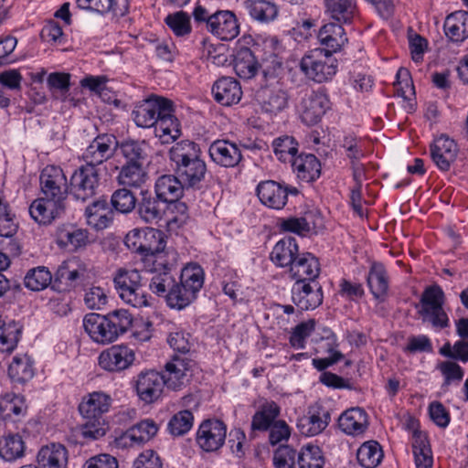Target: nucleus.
Here are the masks:
<instances>
[{
	"mask_svg": "<svg viewBox=\"0 0 468 468\" xmlns=\"http://www.w3.org/2000/svg\"><path fill=\"white\" fill-rule=\"evenodd\" d=\"M39 180L42 197L32 202L29 214L39 225H49L65 214L69 185L63 170L56 165L46 166Z\"/></svg>",
	"mask_w": 468,
	"mask_h": 468,
	"instance_id": "nucleus-1",
	"label": "nucleus"
},
{
	"mask_svg": "<svg viewBox=\"0 0 468 468\" xmlns=\"http://www.w3.org/2000/svg\"><path fill=\"white\" fill-rule=\"evenodd\" d=\"M168 154L175 173L185 186L199 187L207 174V165L200 158L199 145L192 141L183 140L173 145Z\"/></svg>",
	"mask_w": 468,
	"mask_h": 468,
	"instance_id": "nucleus-2",
	"label": "nucleus"
},
{
	"mask_svg": "<svg viewBox=\"0 0 468 468\" xmlns=\"http://www.w3.org/2000/svg\"><path fill=\"white\" fill-rule=\"evenodd\" d=\"M133 317L127 310L119 309L106 315L91 313L83 318V327L90 339L101 345H108L128 331Z\"/></svg>",
	"mask_w": 468,
	"mask_h": 468,
	"instance_id": "nucleus-3",
	"label": "nucleus"
},
{
	"mask_svg": "<svg viewBox=\"0 0 468 468\" xmlns=\"http://www.w3.org/2000/svg\"><path fill=\"white\" fill-rule=\"evenodd\" d=\"M112 397L102 391H94L84 396L79 405L80 415L86 420L81 427L84 438L97 440L106 433L103 415L112 406Z\"/></svg>",
	"mask_w": 468,
	"mask_h": 468,
	"instance_id": "nucleus-4",
	"label": "nucleus"
},
{
	"mask_svg": "<svg viewBox=\"0 0 468 468\" xmlns=\"http://www.w3.org/2000/svg\"><path fill=\"white\" fill-rule=\"evenodd\" d=\"M272 63L271 68L263 69L266 83L256 91L255 98L262 112L276 115L289 107L290 96L288 90L278 80L282 71V64L276 60Z\"/></svg>",
	"mask_w": 468,
	"mask_h": 468,
	"instance_id": "nucleus-5",
	"label": "nucleus"
},
{
	"mask_svg": "<svg viewBox=\"0 0 468 468\" xmlns=\"http://www.w3.org/2000/svg\"><path fill=\"white\" fill-rule=\"evenodd\" d=\"M124 243L129 250L144 256L154 255L155 262L166 257L163 231L154 229H134L127 233Z\"/></svg>",
	"mask_w": 468,
	"mask_h": 468,
	"instance_id": "nucleus-6",
	"label": "nucleus"
},
{
	"mask_svg": "<svg viewBox=\"0 0 468 468\" xmlns=\"http://www.w3.org/2000/svg\"><path fill=\"white\" fill-rule=\"evenodd\" d=\"M113 283L117 294L125 303L133 307L148 305L142 275L138 270L118 269L113 274Z\"/></svg>",
	"mask_w": 468,
	"mask_h": 468,
	"instance_id": "nucleus-7",
	"label": "nucleus"
},
{
	"mask_svg": "<svg viewBox=\"0 0 468 468\" xmlns=\"http://www.w3.org/2000/svg\"><path fill=\"white\" fill-rule=\"evenodd\" d=\"M300 69L308 79L322 83L331 80L335 75L337 60L329 50L317 48L302 58Z\"/></svg>",
	"mask_w": 468,
	"mask_h": 468,
	"instance_id": "nucleus-8",
	"label": "nucleus"
},
{
	"mask_svg": "<svg viewBox=\"0 0 468 468\" xmlns=\"http://www.w3.org/2000/svg\"><path fill=\"white\" fill-rule=\"evenodd\" d=\"M420 315L424 322H431L434 327L444 328L449 325V319L443 310L444 292L439 285L427 287L420 297Z\"/></svg>",
	"mask_w": 468,
	"mask_h": 468,
	"instance_id": "nucleus-9",
	"label": "nucleus"
},
{
	"mask_svg": "<svg viewBox=\"0 0 468 468\" xmlns=\"http://www.w3.org/2000/svg\"><path fill=\"white\" fill-rule=\"evenodd\" d=\"M101 170V168L82 165L74 171L69 181V193L74 198L86 201L96 195Z\"/></svg>",
	"mask_w": 468,
	"mask_h": 468,
	"instance_id": "nucleus-10",
	"label": "nucleus"
},
{
	"mask_svg": "<svg viewBox=\"0 0 468 468\" xmlns=\"http://www.w3.org/2000/svg\"><path fill=\"white\" fill-rule=\"evenodd\" d=\"M166 259L156 261L158 266L163 268L162 271H155L150 280L149 290L157 296L165 297V302L172 292L175 286L176 277L172 273L178 260V253L172 248L167 249Z\"/></svg>",
	"mask_w": 468,
	"mask_h": 468,
	"instance_id": "nucleus-11",
	"label": "nucleus"
},
{
	"mask_svg": "<svg viewBox=\"0 0 468 468\" xmlns=\"http://www.w3.org/2000/svg\"><path fill=\"white\" fill-rule=\"evenodd\" d=\"M117 140L112 134L102 133L96 136L81 154L84 165L101 168V165L112 158L116 150Z\"/></svg>",
	"mask_w": 468,
	"mask_h": 468,
	"instance_id": "nucleus-12",
	"label": "nucleus"
},
{
	"mask_svg": "<svg viewBox=\"0 0 468 468\" xmlns=\"http://www.w3.org/2000/svg\"><path fill=\"white\" fill-rule=\"evenodd\" d=\"M327 95L322 90L305 92L299 105L300 117L308 126L318 123L330 107Z\"/></svg>",
	"mask_w": 468,
	"mask_h": 468,
	"instance_id": "nucleus-13",
	"label": "nucleus"
},
{
	"mask_svg": "<svg viewBox=\"0 0 468 468\" xmlns=\"http://www.w3.org/2000/svg\"><path fill=\"white\" fill-rule=\"evenodd\" d=\"M227 435L223 421L208 419L202 421L197 431V443L205 452H215L222 447Z\"/></svg>",
	"mask_w": 468,
	"mask_h": 468,
	"instance_id": "nucleus-14",
	"label": "nucleus"
},
{
	"mask_svg": "<svg viewBox=\"0 0 468 468\" xmlns=\"http://www.w3.org/2000/svg\"><path fill=\"white\" fill-rule=\"evenodd\" d=\"M133 386L138 398L149 404L161 397L165 381L161 373L153 369L143 370L133 378Z\"/></svg>",
	"mask_w": 468,
	"mask_h": 468,
	"instance_id": "nucleus-15",
	"label": "nucleus"
},
{
	"mask_svg": "<svg viewBox=\"0 0 468 468\" xmlns=\"http://www.w3.org/2000/svg\"><path fill=\"white\" fill-rule=\"evenodd\" d=\"M135 360L133 350L124 345H115L103 350L99 357V366L109 372H121L129 368Z\"/></svg>",
	"mask_w": 468,
	"mask_h": 468,
	"instance_id": "nucleus-16",
	"label": "nucleus"
},
{
	"mask_svg": "<svg viewBox=\"0 0 468 468\" xmlns=\"http://www.w3.org/2000/svg\"><path fill=\"white\" fill-rule=\"evenodd\" d=\"M165 98L152 95L136 103L132 115L135 124L142 128H150L155 125L163 112V108L168 105Z\"/></svg>",
	"mask_w": 468,
	"mask_h": 468,
	"instance_id": "nucleus-17",
	"label": "nucleus"
},
{
	"mask_svg": "<svg viewBox=\"0 0 468 468\" xmlns=\"http://www.w3.org/2000/svg\"><path fill=\"white\" fill-rule=\"evenodd\" d=\"M330 420L329 410L316 404L309 407L307 414L298 419L297 429L301 434L312 437L324 431Z\"/></svg>",
	"mask_w": 468,
	"mask_h": 468,
	"instance_id": "nucleus-18",
	"label": "nucleus"
},
{
	"mask_svg": "<svg viewBox=\"0 0 468 468\" xmlns=\"http://www.w3.org/2000/svg\"><path fill=\"white\" fill-rule=\"evenodd\" d=\"M323 291L321 285L310 282H295L292 288V299L293 303L302 311L313 310L323 303Z\"/></svg>",
	"mask_w": 468,
	"mask_h": 468,
	"instance_id": "nucleus-19",
	"label": "nucleus"
},
{
	"mask_svg": "<svg viewBox=\"0 0 468 468\" xmlns=\"http://www.w3.org/2000/svg\"><path fill=\"white\" fill-rule=\"evenodd\" d=\"M207 31L222 40H231L239 34V25L232 11L218 10L211 14Z\"/></svg>",
	"mask_w": 468,
	"mask_h": 468,
	"instance_id": "nucleus-20",
	"label": "nucleus"
},
{
	"mask_svg": "<svg viewBox=\"0 0 468 468\" xmlns=\"http://www.w3.org/2000/svg\"><path fill=\"white\" fill-rule=\"evenodd\" d=\"M211 160L222 167H236L242 160L239 147L229 140H216L208 149Z\"/></svg>",
	"mask_w": 468,
	"mask_h": 468,
	"instance_id": "nucleus-21",
	"label": "nucleus"
},
{
	"mask_svg": "<svg viewBox=\"0 0 468 468\" xmlns=\"http://www.w3.org/2000/svg\"><path fill=\"white\" fill-rule=\"evenodd\" d=\"M155 135L165 144H172L181 135L180 122L174 114L173 102L169 100L168 105L163 112L154 125Z\"/></svg>",
	"mask_w": 468,
	"mask_h": 468,
	"instance_id": "nucleus-22",
	"label": "nucleus"
},
{
	"mask_svg": "<svg viewBox=\"0 0 468 468\" xmlns=\"http://www.w3.org/2000/svg\"><path fill=\"white\" fill-rule=\"evenodd\" d=\"M155 135L165 144H172L181 135L180 122L174 114L173 102L169 100L168 105L163 112L154 125Z\"/></svg>",
	"mask_w": 468,
	"mask_h": 468,
	"instance_id": "nucleus-23",
	"label": "nucleus"
},
{
	"mask_svg": "<svg viewBox=\"0 0 468 468\" xmlns=\"http://www.w3.org/2000/svg\"><path fill=\"white\" fill-rule=\"evenodd\" d=\"M431 157L435 165L443 172L449 171L458 154L456 143L446 135H441L431 145Z\"/></svg>",
	"mask_w": 468,
	"mask_h": 468,
	"instance_id": "nucleus-24",
	"label": "nucleus"
},
{
	"mask_svg": "<svg viewBox=\"0 0 468 468\" xmlns=\"http://www.w3.org/2000/svg\"><path fill=\"white\" fill-rule=\"evenodd\" d=\"M192 362L187 357L173 356L172 359L165 364L164 373L161 374L165 386L173 390L180 389L185 385L186 373L191 367Z\"/></svg>",
	"mask_w": 468,
	"mask_h": 468,
	"instance_id": "nucleus-25",
	"label": "nucleus"
},
{
	"mask_svg": "<svg viewBox=\"0 0 468 468\" xmlns=\"http://www.w3.org/2000/svg\"><path fill=\"white\" fill-rule=\"evenodd\" d=\"M368 416L359 407L345 410L338 418V427L342 432L350 436L362 435L368 428Z\"/></svg>",
	"mask_w": 468,
	"mask_h": 468,
	"instance_id": "nucleus-26",
	"label": "nucleus"
},
{
	"mask_svg": "<svg viewBox=\"0 0 468 468\" xmlns=\"http://www.w3.org/2000/svg\"><path fill=\"white\" fill-rule=\"evenodd\" d=\"M212 94L218 103L231 106L239 102L242 90L238 80L231 77H222L213 84Z\"/></svg>",
	"mask_w": 468,
	"mask_h": 468,
	"instance_id": "nucleus-27",
	"label": "nucleus"
},
{
	"mask_svg": "<svg viewBox=\"0 0 468 468\" xmlns=\"http://www.w3.org/2000/svg\"><path fill=\"white\" fill-rule=\"evenodd\" d=\"M320 264L318 259L312 253H299L290 267V274L295 282H314L319 276Z\"/></svg>",
	"mask_w": 468,
	"mask_h": 468,
	"instance_id": "nucleus-28",
	"label": "nucleus"
},
{
	"mask_svg": "<svg viewBox=\"0 0 468 468\" xmlns=\"http://www.w3.org/2000/svg\"><path fill=\"white\" fill-rule=\"evenodd\" d=\"M256 192L260 201L270 208L279 210L287 204L286 191L283 189V185L276 181H261L257 186Z\"/></svg>",
	"mask_w": 468,
	"mask_h": 468,
	"instance_id": "nucleus-29",
	"label": "nucleus"
},
{
	"mask_svg": "<svg viewBox=\"0 0 468 468\" xmlns=\"http://www.w3.org/2000/svg\"><path fill=\"white\" fill-rule=\"evenodd\" d=\"M68 450L60 443L42 446L37 455L36 468H67Z\"/></svg>",
	"mask_w": 468,
	"mask_h": 468,
	"instance_id": "nucleus-30",
	"label": "nucleus"
},
{
	"mask_svg": "<svg viewBox=\"0 0 468 468\" xmlns=\"http://www.w3.org/2000/svg\"><path fill=\"white\" fill-rule=\"evenodd\" d=\"M184 187L185 185L176 175H163L156 179L154 191L162 203L168 204L180 199Z\"/></svg>",
	"mask_w": 468,
	"mask_h": 468,
	"instance_id": "nucleus-31",
	"label": "nucleus"
},
{
	"mask_svg": "<svg viewBox=\"0 0 468 468\" xmlns=\"http://www.w3.org/2000/svg\"><path fill=\"white\" fill-rule=\"evenodd\" d=\"M137 213L145 223L154 224L162 219L165 208L157 197H154L147 190H142L137 201Z\"/></svg>",
	"mask_w": 468,
	"mask_h": 468,
	"instance_id": "nucleus-32",
	"label": "nucleus"
},
{
	"mask_svg": "<svg viewBox=\"0 0 468 468\" xmlns=\"http://www.w3.org/2000/svg\"><path fill=\"white\" fill-rule=\"evenodd\" d=\"M115 145L125 159L124 164L145 165L147 163L150 147L145 140L126 139L121 143L117 142Z\"/></svg>",
	"mask_w": 468,
	"mask_h": 468,
	"instance_id": "nucleus-33",
	"label": "nucleus"
},
{
	"mask_svg": "<svg viewBox=\"0 0 468 468\" xmlns=\"http://www.w3.org/2000/svg\"><path fill=\"white\" fill-rule=\"evenodd\" d=\"M299 254L296 239L292 237H285L279 240L271 252V261L278 267H291Z\"/></svg>",
	"mask_w": 468,
	"mask_h": 468,
	"instance_id": "nucleus-34",
	"label": "nucleus"
},
{
	"mask_svg": "<svg viewBox=\"0 0 468 468\" xmlns=\"http://www.w3.org/2000/svg\"><path fill=\"white\" fill-rule=\"evenodd\" d=\"M444 32L454 42H462L468 37V12L455 11L447 16L444 21Z\"/></svg>",
	"mask_w": 468,
	"mask_h": 468,
	"instance_id": "nucleus-35",
	"label": "nucleus"
},
{
	"mask_svg": "<svg viewBox=\"0 0 468 468\" xmlns=\"http://www.w3.org/2000/svg\"><path fill=\"white\" fill-rule=\"evenodd\" d=\"M149 179L145 165L123 164L117 176L119 185L125 187L140 188Z\"/></svg>",
	"mask_w": 468,
	"mask_h": 468,
	"instance_id": "nucleus-36",
	"label": "nucleus"
},
{
	"mask_svg": "<svg viewBox=\"0 0 468 468\" xmlns=\"http://www.w3.org/2000/svg\"><path fill=\"white\" fill-rule=\"evenodd\" d=\"M367 285L374 298L383 302L388 291V277L383 264L374 262L367 274Z\"/></svg>",
	"mask_w": 468,
	"mask_h": 468,
	"instance_id": "nucleus-37",
	"label": "nucleus"
},
{
	"mask_svg": "<svg viewBox=\"0 0 468 468\" xmlns=\"http://www.w3.org/2000/svg\"><path fill=\"white\" fill-rule=\"evenodd\" d=\"M292 166L298 178L305 182L314 181L321 174L320 161L312 154L296 156L292 162Z\"/></svg>",
	"mask_w": 468,
	"mask_h": 468,
	"instance_id": "nucleus-38",
	"label": "nucleus"
},
{
	"mask_svg": "<svg viewBox=\"0 0 468 468\" xmlns=\"http://www.w3.org/2000/svg\"><path fill=\"white\" fill-rule=\"evenodd\" d=\"M318 39L331 54L339 50L347 40L344 28L336 23L324 25L319 30Z\"/></svg>",
	"mask_w": 468,
	"mask_h": 468,
	"instance_id": "nucleus-39",
	"label": "nucleus"
},
{
	"mask_svg": "<svg viewBox=\"0 0 468 468\" xmlns=\"http://www.w3.org/2000/svg\"><path fill=\"white\" fill-rule=\"evenodd\" d=\"M234 70L244 80L253 78L259 70V63L249 48H239L234 57Z\"/></svg>",
	"mask_w": 468,
	"mask_h": 468,
	"instance_id": "nucleus-40",
	"label": "nucleus"
},
{
	"mask_svg": "<svg viewBox=\"0 0 468 468\" xmlns=\"http://www.w3.org/2000/svg\"><path fill=\"white\" fill-rule=\"evenodd\" d=\"M78 7L100 14L113 12L123 16L128 10V0H77Z\"/></svg>",
	"mask_w": 468,
	"mask_h": 468,
	"instance_id": "nucleus-41",
	"label": "nucleus"
},
{
	"mask_svg": "<svg viewBox=\"0 0 468 468\" xmlns=\"http://www.w3.org/2000/svg\"><path fill=\"white\" fill-rule=\"evenodd\" d=\"M280 407L274 401L265 400L252 417L253 431H267L280 414Z\"/></svg>",
	"mask_w": 468,
	"mask_h": 468,
	"instance_id": "nucleus-42",
	"label": "nucleus"
},
{
	"mask_svg": "<svg viewBox=\"0 0 468 468\" xmlns=\"http://www.w3.org/2000/svg\"><path fill=\"white\" fill-rule=\"evenodd\" d=\"M26 444L19 434L0 438V457L5 462H15L25 455Z\"/></svg>",
	"mask_w": 468,
	"mask_h": 468,
	"instance_id": "nucleus-43",
	"label": "nucleus"
},
{
	"mask_svg": "<svg viewBox=\"0 0 468 468\" xmlns=\"http://www.w3.org/2000/svg\"><path fill=\"white\" fill-rule=\"evenodd\" d=\"M35 374L33 361L27 355L16 356L8 367V376L14 383L24 384Z\"/></svg>",
	"mask_w": 468,
	"mask_h": 468,
	"instance_id": "nucleus-44",
	"label": "nucleus"
},
{
	"mask_svg": "<svg viewBox=\"0 0 468 468\" xmlns=\"http://www.w3.org/2000/svg\"><path fill=\"white\" fill-rule=\"evenodd\" d=\"M27 405L23 396L5 393L0 399V412L4 419L20 418L27 412Z\"/></svg>",
	"mask_w": 468,
	"mask_h": 468,
	"instance_id": "nucleus-45",
	"label": "nucleus"
},
{
	"mask_svg": "<svg viewBox=\"0 0 468 468\" xmlns=\"http://www.w3.org/2000/svg\"><path fill=\"white\" fill-rule=\"evenodd\" d=\"M356 458L361 466L365 468H375L382 461L383 451L378 441H368L358 448Z\"/></svg>",
	"mask_w": 468,
	"mask_h": 468,
	"instance_id": "nucleus-46",
	"label": "nucleus"
},
{
	"mask_svg": "<svg viewBox=\"0 0 468 468\" xmlns=\"http://www.w3.org/2000/svg\"><path fill=\"white\" fill-rule=\"evenodd\" d=\"M58 241L64 246H71L72 249L86 246L89 236L88 231L82 229H77L74 226H62L57 231Z\"/></svg>",
	"mask_w": 468,
	"mask_h": 468,
	"instance_id": "nucleus-47",
	"label": "nucleus"
},
{
	"mask_svg": "<svg viewBox=\"0 0 468 468\" xmlns=\"http://www.w3.org/2000/svg\"><path fill=\"white\" fill-rule=\"evenodd\" d=\"M158 431L156 423L152 420H144L131 427L124 437L135 444H143L150 441Z\"/></svg>",
	"mask_w": 468,
	"mask_h": 468,
	"instance_id": "nucleus-48",
	"label": "nucleus"
},
{
	"mask_svg": "<svg viewBox=\"0 0 468 468\" xmlns=\"http://www.w3.org/2000/svg\"><path fill=\"white\" fill-rule=\"evenodd\" d=\"M327 11L338 22L350 23L356 13L355 0H324Z\"/></svg>",
	"mask_w": 468,
	"mask_h": 468,
	"instance_id": "nucleus-49",
	"label": "nucleus"
},
{
	"mask_svg": "<svg viewBox=\"0 0 468 468\" xmlns=\"http://www.w3.org/2000/svg\"><path fill=\"white\" fill-rule=\"evenodd\" d=\"M246 7L251 17L261 22L273 20L278 14L277 6L266 0H247Z\"/></svg>",
	"mask_w": 468,
	"mask_h": 468,
	"instance_id": "nucleus-50",
	"label": "nucleus"
},
{
	"mask_svg": "<svg viewBox=\"0 0 468 468\" xmlns=\"http://www.w3.org/2000/svg\"><path fill=\"white\" fill-rule=\"evenodd\" d=\"M179 282L197 295L204 284L203 269L197 263L186 265L181 271Z\"/></svg>",
	"mask_w": 468,
	"mask_h": 468,
	"instance_id": "nucleus-51",
	"label": "nucleus"
},
{
	"mask_svg": "<svg viewBox=\"0 0 468 468\" xmlns=\"http://www.w3.org/2000/svg\"><path fill=\"white\" fill-rule=\"evenodd\" d=\"M299 468H323L324 457L323 451L316 445L303 446L297 454Z\"/></svg>",
	"mask_w": 468,
	"mask_h": 468,
	"instance_id": "nucleus-52",
	"label": "nucleus"
},
{
	"mask_svg": "<svg viewBox=\"0 0 468 468\" xmlns=\"http://www.w3.org/2000/svg\"><path fill=\"white\" fill-rule=\"evenodd\" d=\"M193 423V413L188 410H184L172 416L168 421L167 430L172 436L180 437L192 429Z\"/></svg>",
	"mask_w": 468,
	"mask_h": 468,
	"instance_id": "nucleus-53",
	"label": "nucleus"
},
{
	"mask_svg": "<svg viewBox=\"0 0 468 468\" xmlns=\"http://www.w3.org/2000/svg\"><path fill=\"white\" fill-rule=\"evenodd\" d=\"M272 147L275 155L282 162H290L296 157L298 144L293 137L284 135L274 139Z\"/></svg>",
	"mask_w": 468,
	"mask_h": 468,
	"instance_id": "nucleus-54",
	"label": "nucleus"
},
{
	"mask_svg": "<svg viewBox=\"0 0 468 468\" xmlns=\"http://www.w3.org/2000/svg\"><path fill=\"white\" fill-rule=\"evenodd\" d=\"M197 295L176 281L172 292L167 299V305L174 309H184L197 299Z\"/></svg>",
	"mask_w": 468,
	"mask_h": 468,
	"instance_id": "nucleus-55",
	"label": "nucleus"
},
{
	"mask_svg": "<svg viewBox=\"0 0 468 468\" xmlns=\"http://www.w3.org/2000/svg\"><path fill=\"white\" fill-rule=\"evenodd\" d=\"M412 451L416 468H431L433 457L431 449L427 437H418L415 442H412Z\"/></svg>",
	"mask_w": 468,
	"mask_h": 468,
	"instance_id": "nucleus-56",
	"label": "nucleus"
},
{
	"mask_svg": "<svg viewBox=\"0 0 468 468\" xmlns=\"http://www.w3.org/2000/svg\"><path fill=\"white\" fill-rule=\"evenodd\" d=\"M51 273L46 267H37L30 270L25 279V286L32 291H40L51 282Z\"/></svg>",
	"mask_w": 468,
	"mask_h": 468,
	"instance_id": "nucleus-57",
	"label": "nucleus"
},
{
	"mask_svg": "<svg viewBox=\"0 0 468 468\" xmlns=\"http://www.w3.org/2000/svg\"><path fill=\"white\" fill-rule=\"evenodd\" d=\"M111 203L118 212L126 214L135 207L137 199L133 193L124 186L113 192Z\"/></svg>",
	"mask_w": 468,
	"mask_h": 468,
	"instance_id": "nucleus-58",
	"label": "nucleus"
},
{
	"mask_svg": "<svg viewBox=\"0 0 468 468\" xmlns=\"http://www.w3.org/2000/svg\"><path fill=\"white\" fill-rule=\"evenodd\" d=\"M165 21L177 37H184L191 33L190 16L183 11L169 14Z\"/></svg>",
	"mask_w": 468,
	"mask_h": 468,
	"instance_id": "nucleus-59",
	"label": "nucleus"
},
{
	"mask_svg": "<svg viewBox=\"0 0 468 468\" xmlns=\"http://www.w3.org/2000/svg\"><path fill=\"white\" fill-rule=\"evenodd\" d=\"M315 324L314 319H309L297 324L292 329L289 339L291 346L297 349L304 348L305 340L314 331Z\"/></svg>",
	"mask_w": 468,
	"mask_h": 468,
	"instance_id": "nucleus-60",
	"label": "nucleus"
},
{
	"mask_svg": "<svg viewBox=\"0 0 468 468\" xmlns=\"http://www.w3.org/2000/svg\"><path fill=\"white\" fill-rule=\"evenodd\" d=\"M17 225L14 221L9 206L0 197V236L9 238L16 234Z\"/></svg>",
	"mask_w": 468,
	"mask_h": 468,
	"instance_id": "nucleus-61",
	"label": "nucleus"
},
{
	"mask_svg": "<svg viewBox=\"0 0 468 468\" xmlns=\"http://www.w3.org/2000/svg\"><path fill=\"white\" fill-rule=\"evenodd\" d=\"M167 343L170 347L177 355H186L190 351L191 343L189 341V334L183 330H176L171 332L167 336Z\"/></svg>",
	"mask_w": 468,
	"mask_h": 468,
	"instance_id": "nucleus-62",
	"label": "nucleus"
},
{
	"mask_svg": "<svg viewBox=\"0 0 468 468\" xmlns=\"http://www.w3.org/2000/svg\"><path fill=\"white\" fill-rule=\"evenodd\" d=\"M298 453L290 446L279 447L273 454L275 468H294Z\"/></svg>",
	"mask_w": 468,
	"mask_h": 468,
	"instance_id": "nucleus-63",
	"label": "nucleus"
},
{
	"mask_svg": "<svg viewBox=\"0 0 468 468\" xmlns=\"http://www.w3.org/2000/svg\"><path fill=\"white\" fill-rule=\"evenodd\" d=\"M71 262H63L56 272V281L64 284L66 288H74L81 273L72 269Z\"/></svg>",
	"mask_w": 468,
	"mask_h": 468,
	"instance_id": "nucleus-64",
	"label": "nucleus"
}]
</instances>
